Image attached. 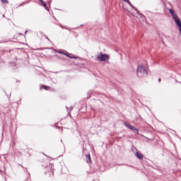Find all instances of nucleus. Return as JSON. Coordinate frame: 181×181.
I'll return each instance as SVG.
<instances>
[{"label":"nucleus","instance_id":"6e6552de","mask_svg":"<svg viewBox=\"0 0 181 181\" xmlns=\"http://www.w3.org/2000/svg\"><path fill=\"white\" fill-rule=\"evenodd\" d=\"M42 5L44 6V8H45V9H47V5L46 4V3L44 2V1H40Z\"/></svg>","mask_w":181,"mask_h":181},{"label":"nucleus","instance_id":"9b49d317","mask_svg":"<svg viewBox=\"0 0 181 181\" xmlns=\"http://www.w3.org/2000/svg\"><path fill=\"white\" fill-rule=\"evenodd\" d=\"M58 53H59V54H66V53L65 52H62V51H58Z\"/></svg>","mask_w":181,"mask_h":181},{"label":"nucleus","instance_id":"f03ea898","mask_svg":"<svg viewBox=\"0 0 181 181\" xmlns=\"http://www.w3.org/2000/svg\"><path fill=\"white\" fill-rule=\"evenodd\" d=\"M98 59L100 62H107L110 60V56H108V54H106L100 53L98 54Z\"/></svg>","mask_w":181,"mask_h":181},{"label":"nucleus","instance_id":"20e7f679","mask_svg":"<svg viewBox=\"0 0 181 181\" xmlns=\"http://www.w3.org/2000/svg\"><path fill=\"white\" fill-rule=\"evenodd\" d=\"M122 1H124V2H127L133 9H134V11H136V12L138 13V8H135V6H134L132 4H131V1L129 0H122Z\"/></svg>","mask_w":181,"mask_h":181},{"label":"nucleus","instance_id":"f3484780","mask_svg":"<svg viewBox=\"0 0 181 181\" xmlns=\"http://www.w3.org/2000/svg\"><path fill=\"white\" fill-rule=\"evenodd\" d=\"M20 166H21L22 168H23V166H22V165H20Z\"/></svg>","mask_w":181,"mask_h":181},{"label":"nucleus","instance_id":"2eb2a0df","mask_svg":"<svg viewBox=\"0 0 181 181\" xmlns=\"http://www.w3.org/2000/svg\"><path fill=\"white\" fill-rule=\"evenodd\" d=\"M161 81V79H160V78H159V79H158V81Z\"/></svg>","mask_w":181,"mask_h":181},{"label":"nucleus","instance_id":"a211bd4d","mask_svg":"<svg viewBox=\"0 0 181 181\" xmlns=\"http://www.w3.org/2000/svg\"><path fill=\"white\" fill-rule=\"evenodd\" d=\"M40 1V2H41V1H43V0H39Z\"/></svg>","mask_w":181,"mask_h":181},{"label":"nucleus","instance_id":"39448f33","mask_svg":"<svg viewBox=\"0 0 181 181\" xmlns=\"http://www.w3.org/2000/svg\"><path fill=\"white\" fill-rule=\"evenodd\" d=\"M136 158H138V159H142L144 158V155H142L139 152L136 153Z\"/></svg>","mask_w":181,"mask_h":181},{"label":"nucleus","instance_id":"dca6fc26","mask_svg":"<svg viewBox=\"0 0 181 181\" xmlns=\"http://www.w3.org/2000/svg\"><path fill=\"white\" fill-rule=\"evenodd\" d=\"M141 18H145V16H142Z\"/></svg>","mask_w":181,"mask_h":181},{"label":"nucleus","instance_id":"423d86ee","mask_svg":"<svg viewBox=\"0 0 181 181\" xmlns=\"http://www.w3.org/2000/svg\"><path fill=\"white\" fill-rule=\"evenodd\" d=\"M86 158H87V162H88V163H90V162H91V156H90V154H88V155H86Z\"/></svg>","mask_w":181,"mask_h":181},{"label":"nucleus","instance_id":"7ed1b4c3","mask_svg":"<svg viewBox=\"0 0 181 181\" xmlns=\"http://www.w3.org/2000/svg\"><path fill=\"white\" fill-rule=\"evenodd\" d=\"M124 125L125 127H127V128H129V129H131L132 131H134L135 132H139V129L134 127L132 125L129 124V123L124 122Z\"/></svg>","mask_w":181,"mask_h":181},{"label":"nucleus","instance_id":"f8f14e48","mask_svg":"<svg viewBox=\"0 0 181 181\" xmlns=\"http://www.w3.org/2000/svg\"><path fill=\"white\" fill-rule=\"evenodd\" d=\"M61 28H62V29H64V27H63V25H60Z\"/></svg>","mask_w":181,"mask_h":181},{"label":"nucleus","instance_id":"4468645a","mask_svg":"<svg viewBox=\"0 0 181 181\" xmlns=\"http://www.w3.org/2000/svg\"><path fill=\"white\" fill-rule=\"evenodd\" d=\"M71 110H73V107H70V110L71 111Z\"/></svg>","mask_w":181,"mask_h":181},{"label":"nucleus","instance_id":"f257e3e1","mask_svg":"<svg viewBox=\"0 0 181 181\" xmlns=\"http://www.w3.org/2000/svg\"><path fill=\"white\" fill-rule=\"evenodd\" d=\"M136 74L139 77H144V76H148V71H146V66L144 65H139L136 70Z\"/></svg>","mask_w":181,"mask_h":181},{"label":"nucleus","instance_id":"ddd939ff","mask_svg":"<svg viewBox=\"0 0 181 181\" xmlns=\"http://www.w3.org/2000/svg\"><path fill=\"white\" fill-rule=\"evenodd\" d=\"M46 39L49 40V37H47V36H45Z\"/></svg>","mask_w":181,"mask_h":181},{"label":"nucleus","instance_id":"9d476101","mask_svg":"<svg viewBox=\"0 0 181 181\" xmlns=\"http://www.w3.org/2000/svg\"><path fill=\"white\" fill-rule=\"evenodd\" d=\"M2 4H8V0H1Z\"/></svg>","mask_w":181,"mask_h":181},{"label":"nucleus","instance_id":"0eeeda50","mask_svg":"<svg viewBox=\"0 0 181 181\" xmlns=\"http://www.w3.org/2000/svg\"><path fill=\"white\" fill-rule=\"evenodd\" d=\"M64 56H66V57H69V59H77V57L70 56V54L69 53H66Z\"/></svg>","mask_w":181,"mask_h":181},{"label":"nucleus","instance_id":"1a4fd4ad","mask_svg":"<svg viewBox=\"0 0 181 181\" xmlns=\"http://www.w3.org/2000/svg\"><path fill=\"white\" fill-rule=\"evenodd\" d=\"M42 88H45V90H49L50 88L46 86H41L40 90H42Z\"/></svg>","mask_w":181,"mask_h":181}]
</instances>
